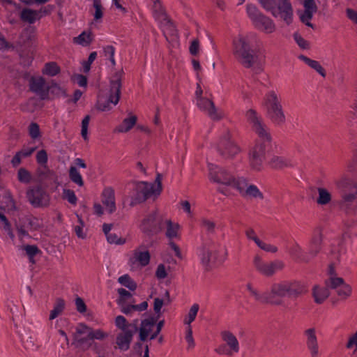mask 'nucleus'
Wrapping results in <instances>:
<instances>
[{
  "mask_svg": "<svg viewBox=\"0 0 357 357\" xmlns=\"http://www.w3.org/2000/svg\"><path fill=\"white\" fill-rule=\"evenodd\" d=\"M69 177L73 183H76L79 186L84 185V181H83L82 177L75 167L71 166L70 167Z\"/></svg>",
  "mask_w": 357,
  "mask_h": 357,
  "instance_id": "49",
  "label": "nucleus"
},
{
  "mask_svg": "<svg viewBox=\"0 0 357 357\" xmlns=\"http://www.w3.org/2000/svg\"><path fill=\"white\" fill-rule=\"evenodd\" d=\"M90 121V116L89 115H86L82 121V130H81V135L82 137L86 140L87 133H88V126Z\"/></svg>",
  "mask_w": 357,
  "mask_h": 357,
  "instance_id": "58",
  "label": "nucleus"
},
{
  "mask_svg": "<svg viewBox=\"0 0 357 357\" xmlns=\"http://www.w3.org/2000/svg\"><path fill=\"white\" fill-rule=\"evenodd\" d=\"M115 326L120 331L116 334L114 348L128 351L134 335L138 331V319L129 323L123 316L119 315L115 318Z\"/></svg>",
  "mask_w": 357,
  "mask_h": 357,
  "instance_id": "4",
  "label": "nucleus"
},
{
  "mask_svg": "<svg viewBox=\"0 0 357 357\" xmlns=\"http://www.w3.org/2000/svg\"><path fill=\"white\" fill-rule=\"evenodd\" d=\"M38 179L43 185L48 186L57 181L56 174L46 165L40 167L37 170Z\"/></svg>",
  "mask_w": 357,
  "mask_h": 357,
  "instance_id": "26",
  "label": "nucleus"
},
{
  "mask_svg": "<svg viewBox=\"0 0 357 357\" xmlns=\"http://www.w3.org/2000/svg\"><path fill=\"white\" fill-rule=\"evenodd\" d=\"M65 308V301L62 298H57L56 300L54 309L51 310L50 314V319L52 320L56 318Z\"/></svg>",
  "mask_w": 357,
  "mask_h": 357,
  "instance_id": "45",
  "label": "nucleus"
},
{
  "mask_svg": "<svg viewBox=\"0 0 357 357\" xmlns=\"http://www.w3.org/2000/svg\"><path fill=\"white\" fill-rule=\"evenodd\" d=\"M288 252L295 260L302 263H308L306 252H303L302 247L298 243H293L288 248Z\"/></svg>",
  "mask_w": 357,
  "mask_h": 357,
  "instance_id": "34",
  "label": "nucleus"
},
{
  "mask_svg": "<svg viewBox=\"0 0 357 357\" xmlns=\"http://www.w3.org/2000/svg\"><path fill=\"white\" fill-rule=\"evenodd\" d=\"M222 340L226 343L229 349L234 353H238L240 349L239 342L236 337L229 331H223L220 333Z\"/></svg>",
  "mask_w": 357,
  "mask_h": 357,
  "instance_id": "32",
  "label": "nucleus"
},
{
  "mask_svg": "<svg viewBox=\"0 0 357 357\" xmlns=\"http://www.w3.org/2000/svg\"><path fill=\"white\" fill-rule=\"evenodd\" d=\"M158 318L150 317L145 319L141 321L139 327H138L139 339L142 341H147L149 339V335L157 321Z\"/></svg>",
  "mask_w": 357,
  "mask_h": 357,
  "instance_id": "29",
  "label": "nucleus"
},
{
  "mask_svg": "<svg viewBox=\"0 0 357 357\" xmlns=\"http://www.w3.org/2000/svg\"><path fill=\"white\" fill-rule=\"evenodd\" d=\"M307 291L306 286L296 280H284L273 283L270 291H268L269 305H280L282 303V298L287 297L289 299L296 300Z\"/></svg>",
  "mask_w": 357,
  "mask_h": 357,
  "instance_id": "2",
  "label": "nucleus"
},
{
  "mask_svg": "<svg viewBox=\"0 0 357 357\" xmlns=\"http://www.w3.org/2000/svg\"><path fill=\"white\" fill-rule=\"evenodd\" d=\"M325 285L328 289H335L337 295L342 299H347L351 294V287L346 284L342 278L337 276L329 277L325 280Z\"/></svg>",
  "mask_w": 357,
  "mask_h": 357,
  "instance_id": "18",
  "label": "nucleus"
},
{
  "mask_svg": "<svg viewBox=\"0 0 357 357\" xmlns=\"http://www.w3.org/2000/svg\"><path fill=\"white\" fill-rule=\"evenodd\" d=\"M104 52H105V56H109V59L112 64L113 66H114L116 64V61H115V59L114 57V52H115L114 47L112 45H108L104 48Z\"/></svg>",
  "mask_w": 357,
  "mask_h": 357,
  "instance_id": "61",
  "label": "nucleus"
},
{
  "mask_svg": "<svg viewBox=\"0 0 357 357\" xmlns=\"http://www.w3.org/2000/svg\"><path fill=\"white\" fill-rule=\"evenodd\" d=\"M93 6L95 8V13L93 14L94 20H100L103 15V7L101 3V0H93Z\"/></svg>",
  "mask_w": 357,
  "mask_h": 357,
  "instance_id": "53",
  "label": "nucleus"
},
{
  "mask_svg": "<svg viewBox=\"0 0 357 357\" xmlns=\"http://www.w3.org/2000/svg\"><path fill=\"white\" fill-rule=\"evenodd\" d=\"M118 293L120 296L119 303L121 304L125 302L126 300L130 298L132 296V294L127 290L123 288H120L118 289Z\"/></svg>",
  "mask_w": 357,
  "mask_h": 357,
  "instance_id": "62",
  "label": "nucleus"
},
{
  "mask_svg": "<svg viewBox=\"0 0 357 357\" xmlns=\"http://www.w3.org/2000/svg\"><path fill=\"white\" fill-rule=\"evenodd\" d=\"M199 225L203 231L208 236L216 234V222L211 218L202 217L199 219Z\"/></svg>",
  "mask_w": 357,
  "mask_h": 357,
  "instance_id": "35",
  "label": "nucleus"
},
{
  "mask_svg": "<svg viewBox=\"0 0 357 357\" xmlns=\"http://www.w3.org/2000/svg\"><path fill=\"white\" fill-rule=\"evenodd\" d=\"M165 218L155 210L143 219L140 225L141 230L149 237L156 235L162 231Z\"/></svg>",
  "mask_w": 357,
  "mask_h": 357,
  "instance_id": "11",
  "label": "nucleus"
},
{
  "mask_svg": "<svg viewBox=\"0 0 357 357\" xmlns=\"http://www.w3.org/2000/svg\"><path fill=\"white\" fill-rule=\"evenodd\" d=\"M152 9H153V15L155 19L160 20L167 19L165 9H164L161 2L160 1V0H155L153 1Z\"/></svg>",
  "mask_w": 357,
  "mask_h": 357,
  "instance_id": "44",
  "label": "nucleus"
},
{
  "mask_svg": "<svg viewBox=\"0 0 357 357\" xmlns=\"http://www.w3.org/2000/svg\"><path fill=\"white\" fill-rule=\"evenodd\" d=\"M118 282L131 291L135 290L137 287V283L127 274L119 277Z\"/></svg>",
  "mask_w": 357,
  "mask_h": 357,
  "instance_id": "48",
  "label": "nucleus"
},
{
  "mask_svg": "<svg viewBox=\"0 0 357 357\" xmlns=\"http://www.w3.org/2000/svg\"><path fill=\"white\" fill-rule=\"evenodd\" d=\"M137 121V117L135 115H131L130 117L124 119L122 123L116 127L114 131L121 133L128 132L136 124Z\"/></svg>",
  "mask_w": 357,
  "mask_h": 357,
  "instance_id": "37",
  "label": "nucleus"
},
{
  "mask_svg": "<svg viewBox=\"0 0 357 357\" xmlns=\"http://www.w3.org/2000/svg\"><path fill=\"white\" fill-rule=\"evenodd\" d=\"M235 189L245 198L260 199L264 198V195L259 188L253 184L248 183L247 179L243 177H238Z\"/></svg>",
  "mask_w": 357,
  "mask_h": 357,
  "instance_id": "17",
  "label": "nucleus"
},
{
  "mask_svg": "<svg viewBox=\"0 0 357 357\" xmlns=\"http://www.w3.org/2000/svg\"><path fill=\"white\" fill-rule=\"evenodd\" d=\"M18 180L24 183H29L31 181V174L24 168H20L17 172Z\"/></svg>",
  "mask_w": 357,
  "mask_h": 357,
  "instance_id": "54",
  "label": "nucleus"
},
{
  "mask_svg": "<svg viewBox=\"0 0 357 357\" xmlns=\"http://www.w3.org/2000/svg\"><path fill=\"white\" fill-rule=\"evenodd\" d=\"M253 265L256 271L265 277H272L277 271H282L284 268L282 261L277 259L265 262L258 255L253 258Z\"/></svg>",
  "mask_w": 357,
  "mask_h": 357,
  "instance_id": "13",
  "label": "nucleus"
},
{
  "mask_svg": "<svg viewBox=\"0 0 357 357\" xmlns=\"http://www.w3.org/2000/svg\"><path fill=\"white\" fill-rule=\"evenodd\" d=\"M92 41L91 32H82L77 37L73 38L75 43L81 45L82 46H88Z\"/></svg>",
  "mask_w": 357,
  "mask_h": 357,
  "instance_id": "47",
  "label": "nucleus"
},
{
  "mask_svg": "<svg viewBox=\"0 0 357 357\" xmlns=\"http://www.w3.org/2000/svg\"><path fill=\"white\" fill-rule=\"evenodd\" d=\"M165 229V236L169 241L180 239V225L177 222H172L170 219L165 218L162 224V229Z\"/></svg>",
  "mask_w": 357,
  "mask_h": 357,
  "instance_id": "28",
  "label": "nucleus"
},
{
  "mask_svg": "<svg viewBox=\"0 0 357 357\" xmlns=\"http://www.w3.org/2000/svg\"><path fill=\"white\" fill-rule=\"evenodd\" d=\"M170 296H169V292L166 290L165 293V299H162L160 298H155L154 299L153 302V310L155 313L157 314V317H160V316L162 314L161 309L164 305H168L170 303Z\"/></svg>",
  "mask_w": 357,
  "mask_h": 357,
  "instance_id": "41",
  "label": "nucleus"
},
{
  "mask_svg": "<svg viewBox=\"0 0 357 357\" xmlns=\"http://www.w3.org/2000/svg\"><path fill=\"white\" fill-rule=\"evenodd\" d=\"M63 198L67 199L71 204L75 205L77 204V197L72 190L64 189L63 191Z\"/></svg>",
  "mask_w": 357,
  "mask_h": 357,
  "instance_id": "56",
  "label": "nucleus"
},
{
  "mask_svg": "<svg viewBox=\"0 0 357 357\" xmlns=\"http://www.w3.org/2000/svg\"><path fill=\"white\" fill-rule=\"evenodd\" d=\"M272 15L280 18L287 25L290 24L293 19V8L289 0H278Z\"/></svg>",
  "mask_w": 357,
  "mask_h": 357,
  "instance_id": "19",
  "label": "nucleus"
},
{
  "mask_svg": "<svg viewBox=\"0 0 357 357\" xmlns=\"http://www.w3.org/2000/svg\"><path fill=\"white\" fill-rule=\"evenodd\" d=\"M303 335L305 340V345L318 342L317 330L314 327L305 329L303 331Z\"/></svg>",
  "mask_w": 357,
  "mask_h": 357,
  "instance_id": "46",
  "label": "nucleus"
},
{
  "mask_svg": "<svg viewBox=\"0 0 357 357\" xmlns=\"http://www.w3.org/2000/svg\"><path fill=\"white\" fill-rule=\"evenodd\" d=\"M245 234L248 240L253 241L260 249L271 253H275L278 252V248L276 246L266 243L261 241L253 228L248 227L245 230Z\"/></svg>",
  "mask_w": 357,
  "mask_h": 357,
  "instance_id": "25",
  "label": "nucleus"
},
{
  "mask_svg": "<svg viewBox=\"0 0 357 357\" xmlns=\"http://www.w3.org/2000/svg\"><path fill=\"white\" fill-rule=\"evenodd\" d=\"M134 190L135 195L132 197L131 206L144 202L155 193L154 185L144 181L136 183Z\"/></svg>",
  "mask_w": 357,
  "mask_h": 357,
  "instance_id": "16",
  "label": "nucleus"
},
{
  "mask_svg": "<svg viewBox=\"0 0 357 357\" xmlns=\"http://www.w3.org/2000/svg\"><path fill=\"white\" fill-rule=\"evenodd\" d=\"M322 234L320 232L314 234L311 238L308 248L306 251L308 263L314 258L321 251L322 247Z\"/></svg>",
  "mask_w": 357,
  "mask_h": 357,
  "instance_id": "24",
  "label": "nucleus"
},
{
  "mask_svg": "<svg viewBox=\"0 0 357 357\" xmlns=\"http://www.w3.org/2000/svg\"><path fill=\"white\" fill-rule=\"evenodd\" d=\"M123 75V70H121L112 77L110 79V88L107 98L100 96L98 102L97 108L102 112L109 111L112 109L111 104L116 105L118 104L120 96L121 89L122 86V77Z\"/></svg>",
  "mask_w": 357,
  "mask_h": 357,
  "instance_id": "7",
  "label": "nucleus"
},
{
  "mask_svg": "<svg viewBox=\"0 0 357 357\" xmlns=\"http://www.w3.org/2000/svg\"><path fill=\"white\" fill-rule=\"evenodd\" d=\"M26 197L34 207H45L50 204L49 195L41 187L29 190Z\"/></svg>",
  "mask_w": 357,
  "mask_h": 357,
  "instance_id": "20",
  "label": "nucleus"
},
{
  "mask_svg": "<svg viewBox=\"0 0 357 357\" xmlns=\"http://www.w3.org/2000/svg\"><path fill=\"white\" fill-rule=\"evenodd\" d=\"M82 327L83 328L84 331H81V333H88L89 337L92 338L93 341L94 340H102L108 336L107 333H105L101 329L93 330L92 328L87 326L86 324L85 326Z\"/></svg>",
  "mask_w": 357,
  "mask_h": 357,
  "instance_id": "42",
  "label": "nucleus"
},
{
  "mask_svg": "<svg viewBox=\"0 0 357 357\" xmlns=\"http://www.w3.org/2000/svg\"><path fill=\"white\" fill-rule=\"evenodd\" d=\"M337 185L343 189L338 205L347 213H353L357 203V178H342Z\"/></svg>",
  "mask_w": 357,
  "mask_h": 357,
  "instance_id": "5",
  "label": "nucleus"
},
{
  "mask_svg": "<svg viewBox=\"0 0 357 357\" xmlns=\"http://www.w3.org/2000/svg\"><path fill=\"white\" fill-rule=\"evenodd\" d=\"M208 172V177L211 181L235 188L238 177L236 178L227 168L209 164Z\"/></svg>",
  "mask_w": 357,
  "mask_h": 357,
  "instance_id": "9",
  "label": "nucleus"
},
{
  "mask_svg": "<svg viewBox=\"0 0 357 357\" xmlns=\"http://www.w3.org/2000/svg\"><path fill=\"white\" fill-rule=\"evenodd\" d=\"M298 59L305 62L311 68L314 69L322 77H326V70L317 61L312 60L304 55H300Z\"/></svg>",
  "mask_w": 357,
  "mask_h": 357,
  "instance_id": "39",
  "label": "nucleus"
},
{
  "mask_svg": "<svg viewBox=\"0 0 357 357\" xmlns=\"http://www.w3.org/2000/svg\"><path fill=\"white\" fill-rule=\"evenodd\" d=\"M102 202L109 213L116 210L114 191L111 188H105L102 193Z\"/></svg>",
  "mask_w": 357,
  "mask_h": 357,
  "instance_id": "30",
  "label": "nucleus"
},
{
  "mask_svg": "<svg viewBox=\"0 0 357 357\" xmlns=\"http://www.w3.org/2000/svg\"><path fill=\"white\" fill-rule=\"evenodd\" d=\"M261 6L267 11L273 13L278 0H258Z\"/></svg>",
  "mask_w": 357,
  "mask_h": 357,
  "instance_id": "57",
  "label": "nucleus"
},
{
  "mask_svg": "<svg viewBox=\"0 0 357 357\" xmlns=\"http://www.w3.org/2000/svg\"><path fill=\"white\" fill-rule=\"evenodd\" d=\"M23 250H25L26 254L29 258L30 261L34 262L33 257L38 254L40 253L39 248L35 245H26L23 247Z\"/></svg>",
  "mask_w": 357,
  "mask_h": 357,
  "instance_id": "52",
  "label": "nucleus"
},
{
  "mask_svg": "<svg viewBox=\"0 0 357 357\" xmlns=\"http://www.w3.org/2000/svg\"><path fill=\"white\" fill-rule=\"evenodd\" d=\"M310 357H319L321 352L319 351V342L305 345Z\"/></svg>",
  "mask_w": 357,
  "mask_h": 357,
  "instance_id": "55",
  "label": "nucleus"
},
{
  "mask_svg": "<svg viewBox=\"0 0 357 357\" xmlns=\"http://www.w3.org/2000/svg\"><path fill=\"white\" fill-rule=\"evenodd\" d=\"M29 135L31 138L36 139L40 136L39 126L36 123H31L29 126Z\"/></svg>",
  "mask_w": 357,
  "mask_h": 357,
  "instance_id": "60",
  "label": "nucleus"
},
{
  "mask_svg": "<svg viewBox=\"0 0 357 357\" xmlns=\"http://www.w3.org/2000/svg\"><path fill=\"white\" fill-rule=\"evenodd\" d=\"M133 349L139 356L149 357V344L146 343V341L139 340V341L135 344Z\"/></svg>",
  "mask_w": 357,
  "mask_h": 357,
  "instance_id": "43",
  "label": "nucleus"
},
{
  "mask_svg": "<svg viewBox=\"0 0 357 357\" xmlns=\"http://www.w3.org/2000/svg\"><path fill=\"white\" fill-rule=\"evenodd\" d=\"M254 33H241L233 38V55L243 67L250 68L259 61L260 48Z\"/></svg>",
  "mask_w": 357,
  "mask_h": 357,
  "instance_id": "1",
  "label": "nucleus"
},
{
  "mask_svg": "<svg viewBox=\"0 0 357 357\" xmlns=\"http://www.w3.org/2000/svg\"><path fill=\"white\" fill-rule=\"evenodd\" d=\"M240 148L231 139L229 132L224 133L218 146V153L225 160L233 159L239 152Z\"/></svg>",
  "mask_w": 357,
  "mask_h": 357,
  "instance_id": "14",
  "label": "nucleus"
},
{
  "mask_svg": "<svg viewBox=\"0 0 357 357\" xmlns=\"http://www.w3.org/2000/svg\"><path fill=\"white\" fill-rule=\"evenodd\" d=\"M247 122L257 135L271 134L262 116L254 109H249L245 113Z\"/></svg>",
  "mask_w": 357,
  "mask_h": 357,
  "instance_id": "15",
  "label": "nucleus"
},
{
  "mask_svg": "<svg viewBox=\"0 0 357 357\" xmlns=\"http://www.w3.org/2000/svg\"><path fill=\"white\" fill-rule=\"evenodd\" d=\"M318 196L316 198V203L320 206H326L332 200L331 193L324 188H317Z\"/></svg>",
  "mask_w": 357,
  "mask_h": 357,
  "instance_id": "40",
  "label": "nucleus"
},
{
  "mask_svg": "<svg viewBox=\"0 0 357 357\" xmlns=\"http://www.w3.org/2000/svg\"><path fill=\"white\" fill-rule=\"evenodd\" d=\"M150 261V254L148 250H142L141 248L136 249L133 252V256L130 259V265H134L138 262L141 266H145L149 264Z\"/></svg>",
  "mask_w": 357,
  "mask_h": 357,
  "instance_id": "33",
  "label": "nucleus"
},
{
  "mask_svg": "<svg viewBox=\"0 0 357 357\" xmlns=\"http://www.w3.org/2000/svg\"><path fill=\"white\" fill-rule=\"evenodd\" d=\"M330 295L328 288L325 285L324 287H320L315 285L312 289V296L315 303L318 304L322 303Z\"/></svg>",
  "mask_w": 357,
  "mask_h": 357,
  "instance_id": "36",
  "label": "nucleus"
},
{
  "mask_svg": "<svg viewBox=\"0 0 357 357\" xmlns=\"http://www.w3.org/2000/svg\"><path fill=\"white\" fill-rule=\"evenodd\" d=\"M107 237V241L109 243H115V244H123L125 243V239L121 238H119L116 234L110 233Z\"/></svg>",
  "mask_w": 357,
  "mask_h": 357,
  "instance_id": "64",
  "label": "nucleus"
},
{
  "mask_svg": "<svg viewBox=\"0 0 357 357\" xmlns=\"http://www.w3.org/2000/svg\"><path fill=\"white\" fill-rule=\"evenodd\" d=\"M60 71L59 67L56 65V63L51 62L47 63L45 64L43 73L44 74L50 75V76H54L56 74H58Z\"/></svg>",
  "mask_w": 357,
  "mask_h": 357,
  "instance_id": "51",
  "label": "nucleus"
},
{
  "mask_svg": "<svg viewBox=\"0 0 357 357\" xmlns=\"http://www.w3.org/2000/svg\"><path fill=\"white\" fill-rule=\"evenodd\" d=\"M247 13L256 28L266 33L275 31V25L273 20L261 13L256 6L247 5Z\"/></svg>",
  "mask_w": 357,
  "mask_h": 357,
  "instance_id": "10",
  "label": "nucleus"
},
{
  "mask_svg": "<svg viewBox=\"0 0 357 357\" xmlns=\"http://www.w3.org/2000/svg\"><path fill=\"white\" fill-rule=\"evenodd\" d=\"M257 136L259 140L249 151V162L253 170L259 172L263 168L266 153L272 146V137L271 134Z\"/></svg>",
  "mask_w": 357,
  "mask_h": 357,
  "instance_id": "6",
  "label": "nucleus"
},
{
  "mask_svg": "<svg viewBox=\"0 0 357 357\" xmlns=\"http://www.w3.org/2000/svg\"><path fill=\"white\" fill-rule=\"evenodd\" d=\"M304 11L300 15L301 21L306 26L314 29V25L310 22L314 13L317 11V6L314 0L303 1Z\"/></svg>",
  "mask_w": 357,
  "mask_h": 357,
  "instance_id": "23",
  "label": "nucleus"
},
{
  "mask_svg": "<svg viewBox=\"0 0 357 357\" xmlns=\"http://www.w3.org/2000/svg\"><path fill=\"white\" fill-rule=\"evenodd\" d=\"M268 165L273 169L280 170L288 167V160L282 156L273 155L268 162Z\"/></svg>",
  "mask_w": 357,
  "mask_h": 357,
  "instance_id": "38",
  "label": "nucleus"
},
{
  "mask_svg": "<svg viewBox=\"0 0 357 357\" xmlns=\"http://www.w3.org/2000/svg\"><path fill=\"white\" fill-rule=\"evenodd\" d=\"M294 40H296V43L301 48L304 49V50L309 49V47H310L309 43L306 40H305L302 36H301L298 33H295L294 35Z\"/></svg>",
  "mask_w": 357,
  "mask_h": 357,
  "instance_id": "59",
  "label": "nucleus"
},
{
  "mask_svg": "<svg viewBox=\"0 0 357 357\" xmlns=\"http://www.w3.org/2000/svg\"><path fill=\"white\" fill-rule=\"evenodd\" d=\"M246 289L248 291L250 296L256 302L261 304L269 305V298L268 291H261L255 287L251 282L246 284Z\"/></svg>",
  "mask_w": 357,
  "mask_h": 357,
  "instance_id": "27",
  "label": "nucleus"
},
{
  "mask_svg": "<svg viewBox=\"0 0 357 357\" xmlns=\"http://www.w3.org/2000/svg\"><path fill=\"white\" fill-rule=\"evenodd\" d=\"M197 105L213 121H220L223 117L222 114L215 107L214 102L208 98H199Z\"/></svg>",
  "mask_w": 357,
  "mask_h": 357,
  "instance_id": "21",
  "label": "nucleus"
},
{
  "mask_svg": "<svg viewBox=\"0 0 357 357\" xmlns=\"http://www.w3.org/2000/svg\"><path fill=\"white\" fill-rule=\"evenodd\" d=\"M221 245L212 238L204 240L198 247V256L202 265L208 269L212 266L223 264L227 259L228 251L220 252Z\"/></svg>",
  "mask_w": 357,
  "mask_h": 357,
  "instance_id": "3",
  "label": "nucleus"
},
{
  "mask_svg": "<svg viewBox=\"0 0 357 357\" xmlns=\"http://www.w3.org/2000/svg\"><path fill=\"white\" fill-rule=\"evenodd\" d=\"M29 89L37 94L41 100L48 98L49 91H61L62 89L56 84L49 85L42 77H31L29 79Z\"/></svg>",
  "mask_w": 357,
  "mask_h": 357,
  "instance_id": "12",
  "label": "nucleus"
},
{
  "mask_svg": "<svg viewBox=\"0 0 357 357\" xmlns=\"http://www.w3.org/2000/svg\"><path fill=\"white\" fill-rule=\"evenodd\" d=\"M199 305L197 303H195L192 305L190 307L188 315L185 317V318L183 320L184 324L188 325V326H190V324L195 319L196 316L197 314V312L199 311Z\"/></svg>",
  "mask_w": 357,
  "mask_h": 357,
  "instance_id": "50",
  "label": "nucleus"
},
{
  "mask_svg": "<svg viewBox=\"0 0 357 357\" xmlns=\"http://www.w3.org/2000/svg\"><path fill=\"white\" fill-rule=\"evenodd\" d=\"M36 160L39 164L43 166L45 165L47 162V154L45 150H40L36 155Z\"/></svg>",
  "mask_w": 357,
  "mask_h": 357,
  "instance_id": "63",
  "label": "nucleus"
},
{
  "mask_svg": "<svg viewBox=\"0 0 357 357\" xmlns=\"http://www.w3.org/2000/svg\"><path fill=\"white\" fill-rule=\"evenodd\" d=\"M42 13H44L45 14L47 13L45 9L34 10L30 8H24L21 11L20 17L23 22L33 24L36 20L40 19L42 17Z\"/></svg>",
  "mask_w": 357,
  "mask_h": 357,
  "instance_id": "31",
  "label": "nucleus"
},
{
  "mask_svg": "<svg viewBox=\"0 0 357 357\" xmlns=\"http://www.w3.org/2000/svg\"><path fill=\"white\" fill-rule=\"evenodd\" d=\"M267 117L275 125L282 126L286 121L282 105L275 91H269L264 98Z\"/></svg>",
  "mask_w": 357,
  "mask_h": 357,
  "instance_id": "8",
  "label": "nucleus"
},
{
  "mask_svg": "<svg viewBox=\"0 0 357 357\" xmlns=\"http://www.w3.org/2000/svg\"><path fill=\"white\" fill-rule=\"evenodd\" d=\"M82 326H85L84 324H79L76 328L75 333H74V340L77 347L83 350H86L91 347H96L97 344L94 342L92 338H90L88 333H82L81 331H84Z\"/></svg>",
  "mask_w": 357,
  "mask_h": 357,
  "instance_id": "22",
  "label": "nucleus"
}]
</instances>
